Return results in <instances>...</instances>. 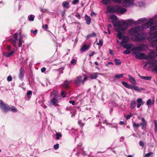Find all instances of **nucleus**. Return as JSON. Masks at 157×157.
<instances>
[{"instance_id":"obj_1","label":"nucleus","mask_w":157,"mask_h":157,"mask_svg":"<svg viewBox=\"0 0 157 157\" xmlns=\"http://www.w3.org/2000/svg\"><path fill=\"white\" fill-rule=\"evenodd\" d=\"M113 26L115 27H117L116 29V31L118 32L117 36L119 39L122 38V34L125 33V31L128 27V24L125 22L122 21V23L112 22Z\"/></svg>"},{"instance_id":"obj_2","label":"nucleus","mask_w":157,"mask_h":157,"mask_svg":"<svg viewBox=\"0 0 157 157\" xmlns=\"http://www.w3.org/2000/svg\"><path fill=\"white\" fill-rule=\"evenodd\" d=\"M0 107L1 109L5 112L10 111L16 113L17 112V109L13 106L11 105L10 106L7 104L4 103L3 101L0 100Z\"/></svg>"},{"instance_id":"obj_3","label":"nucleus","mask_w":157,"mask_h":157,"mask_svg":"<svg viewBox=\"0 0 157 157\" xmlns=\"http://www.w3.org/2000/svg\"><path fill=\"white\" fill-rule=\"evenodd\" d=\"M140 31V27L139 26H137L130 29L129 30V33L131 36H136Z\"/></svg>"},{"instance_id":"obj_4","label":"nucleus","mask_w":157,"mask_h":157,"mask_svg":"<svg viewBox=\"0 0 157 157\" xmlns=\"http://www.w3.org/2000/svg\"><path fill=\"white\" fill-rule=\"evenodd\" d=\"M82 76L77 77L74 82V83L75 85L78 86H79L81 84H84L85 81L87 80V77H84L83 80H82Z\"/></svg>"},{"instance_id":"obj_5","label":"nucleus","mask_w":157,"mask_h":157,"mask_svg":"<svg viewBox=\"0 0 157 157\" xmlns=\"http://www.w3.org/2000/svg\"><path fill=\"white\" fill-rule=\"evenodd\" d=\"M126 11L127 9L121 6H116L115 12L116 13L122 14Z\"/></svg>"},{"instance_id":"obj_6","label":"nucleus","mask_w":157,"mask_h":157,"mask_svg":"<svg viewBox=\"0 0 157 157\" xmlns=\"http://www.w3.org/2000/svg\"><path fill=\"white\" fill-rule=\"evenodd\" d=\"M136 40L138 42L144 41L146 39L144 35L142 33H140L136 36Z\"/></svg>"},{"instance_id":"obj_7","label":"nucleus","mask_w":157,"mask_h":157,"mask_svg":"<svg viewBox=\"0 0 157 157\" xmlns=\"http://www.w3.org/2000/svg\"><path fill=\"white\" fill-rule=\"evenodd\" d=\"M133 54H135V57L136 59H146V56L144 53H137L136 51L133 52Z\"/></svg>"},{"instance_id":"obj_8","label":"nucleus","mask_w":157,"mask_h":157,"mask_svg":"<svg viewBox=\"0 0 157 157\" xmlns=\"http://www.w3.org/2000/svg\"><path fill=\"white\" fill-rule=\"evenodd\" d=\"M59 101L58 100V99L54 98H52V100L49 102V105H54L56 107H58L59 105L58 104Z\"/></svg>"},{"instance_id":"obj_9","label":"nucleus","mask_w":157,"mask_h":157,"mask_svg":"<svg viewBox=\"0 0 157 157\" xmlns=\"http://www.w3.org/2000/svg\"><path fill=\"white\" fill-rule=\"evenodd\" d=\"M154 21L153 20L151 19L146 23L142 25V27L144 29H147L153 24Z\"/></svg>"},{"instance_id":"obj_10","label":"nucleus","mask_w":157,"mask_h":157,"mask_svg":"<svg viewBox=\"0 0 157 157\" xmlns=\"http://www.w3.org/2000/svg\"><path fill=\"white\" fill-rule=\"evenodd\" d=\"M142 122L140 123V125L141 126V129H145L147 127V122L145 120L144 117L141 118Z\"/></svg>"},{"instance_id":"obj_11","label":"nucleus","mask_w":157,"mask_h":157,"mask_svg":"<svg viewBox=\"0 0 157 157\" xmlns=\"http://www.w3.org/2000/svg\"><path fill=\"white\" fill-rule=\"evenodd\" d=\"M51 96L52 98L59 99L60 97L58 92L56 90H53L51 93Z\"/></svg>"},{"instance_id":"obj_12","label":"nucleus","mask_w":157,"mask_h":157,"mask_svg":"<svg viewBox=\"0 0 157 157\" xmlns=\"http://www.w3.org/2000/svg\"><path fill=\"white\" fill-rule=\"evenodd\" d=\"M116 6H109L107 7V10L109 13H114L115 12Z\"/></svg>"},{"instance_id":"obj_13","label":"nucleus","mask_w":157,"mask_h":157,"mask_svg":"<svg viewBox=\"0 0 157 157\" xmlns=\"http://www.w3.org/2000/svg\"><path fill=\"white\" fill-rule=\"evenodd\" d=\"M156 55L155 52H152L149 54L147 56H146V59H153L155 57Z\"/></svg>"},{"instance_id":"obj_14","label":"nucleus","mask_w":157,"mask_h":157,"mask_svg":"<svg viewBox=\"0 0 157 157\" xmlns=\"http://www.w3.org/2000/svg\"><path fill=\"white\" fill-rule=\"evenodd\" d=\"M155 39H157V31L151 34L148 38V40H152Z\"/></svg>"},{"instance_id":"obj_15","label":"nucleus","mask_w":157,"mask_h":157,"mask_svg":"<svg viewBox=\"0 0 157 157\" xmlns=\"http://www.w3.org/2000/svg\"><path fill=\"white\" fill-rule=\"evenodd\" d=\"M149 41H151L150 43V45L153 47H157V39H155L152 40H148Z\"/></svg>"},{"instance_id":"obj_16","label":"nucleus","mask_w":157,"mask_h":157,"mask_svg":"<svg viewBox=\"0 0 157 157\" xmlns=\"http://www.w3.org/2000/svg\"><path fill=\"white\" fill-rule=\"evenodd\" d=\"M145 45L144 44H141L139 46L134 48V49L136 51H142L144 49Z\"/></svg>"},{"instance_id":"obj_17","label":"nucleus","mask_w":157,"mask_h":157,"mask_svg":"<svg viewBox=\"0 0 157 157\" xmlns=\"http://www.w3.org/2000/svg\"><path fill=\"white\" fill-rule=\"evenodd\" d=\"M24 75V69L21 67L20 69L19 73V78L20 79H22Z\"/></svg>"},{"instance_id":"obj_18","label":"nucleus","mask_w":157,"mask_h":157,"mask_svg":"<svg viewBox=\"0 0 157 157\" xmlns=\"http://www.w3.org/2000/svg\"><path fill=\"white\" fill-rule=\"evenodd\" d=\"M138 76L141 79L147 80L150 81L152 78V77L151 76H142L139 74Z\"/></svg>"},{"instance_id":"obj_19","label":"nucleus","mask_w":157,"mask_h":157,"mask_svg":"<svg viewBox=\"0 0 157 157\" xmlns=\"http://www.w3.org/2000/svg\"><path fill=\"white\" fill-rule=\"evenodd\" d=\"M89 48V46H87L86 44H84L80 49V51L81 52H83Z\"/></svg>"},{"instance_id":"obj_20","label":"nucleus","mask_w":157,"mask_h":157,"mask_svg":"<svg viewBox=\"0 0 157 157\" xmlns=\"http://www.w3.org/2000/svg\"><path fill=\"white\" fill-rule=\"evenodd\" d=\"M85 18V20L86 21V24L88 25L90 24L91 21V19L90 17L88 16L87 15H86Z\"/></svg>"},{"instance_id":"obj_21","label":"nucleus","mask_w":157,"mask_h":157,"mask_svg":"<svg viewBox=\"0 0 157 157\" xmlns=\"http://www.w3.org/2000/svg\"><path fill=\"white\" fill-rule=\"evenodd\" d=\"M71 82V81H68L66 80L63 84V86L66 88H67L69 87V85L70 83Z\"/></svg>"},{"instance_id":"obj_22","label":"nucleus","mask_w":157,"mask_h":157,"mask_svg":"<svg viewBox=\"0 0 157 157\" xmlns=\"http://www.w3.org/2000/svg\"><path fill=\"white\" fill-rule=\"evenodd\" d=\"M131 2V0H124L123 4L125 7L128 6Z\"/></svg>"},{"instance_id":"obj_23","label":"nucleus","mask_w":157,"mask_h":157,"mask_svg":"<svg viewBox=\"0 0 157 157\" xmlns=\"http://www.w3.org/2000/svg\"><path fill=\"white\" fill-rule=\"evenodd\" d=\"M136 106V101L135 100L132 101L131 102L130 108L131 109H134Z\"/></svg>"},{"instance_id":"obj_24","label":"nucleus","mask_w":157,"mask_h":157,"mask_svg":"<svg viewBox=\"0 0 157 157\" xmlns=\"http://www.w3.org/2000/svg\"><path fill=\"white\" fill-rule=\"evenodd\" d=\"M128 77L130 79V82L131 83L134 84L136 83V80L134 78L130 75H128Z\"/></svg>"},{"instance_id":"obj_25","label":"nucleus","mask_w":157,"mask_h":157,"mask_svg":"<svg viewBox=\"0 0 157 157\" xmlns=\"http://www.w3.org/2000/svg\"><path fill=\"white\" fill-rule=\"evenodd\" d=\"M98 73H94L90 75V78L92 79H96L97 77Z\"/></svg>"},{"instance_id":"obj_26","label":"nucleus","mask_w":157,"mask_h":157,"mask_svg":"<svg viewBox=\"0 0 157 157\" xmlns=\"http://www.w3.org/2000/svg\"><path fill=\"white\" fill-rule=\"evenodd\" d=\"M69 3L68 2H64L62 4V6L63 7L69 8L70 7L69 6Z\"/></svg>"},{"instance_id":"obj_27","label":"nucleus","mask_w":157,"mask_h":157,"mask_svg":"<svg viewBox=\"0 0 157 157\" xmlns=\"http://www.w3.org/2000/svg\"><path fill=\"white\" fill-rule=\"evenodd\" d=\"M133 89L136 91L140 92L142 90H144L143 88H140L139 87L136 86H134Z\"/></svg>"},{"instance_id":"obj_28","label":"nucleus","mask_w":157,"mask_h":157,"mask_svg":"<svg viewBox=\"0 0 157 157\" xmlns=\"http://www.w3.org/2000/svg\"><path fill=\"white\" fill-rule=\"evenodd\" d=\"M149 63L150 64H151V65H152V66L153 67H154L155 65L157 64V63H156L157 61L154 59H152L150 61H149Z\"/></svg>"},{"instance_id":"obj_29","label":"nucleus","mask_w":157,"mask_h":157,"mask_svg":"<svg viewBox=\"0 0 157 157\" xmlns=\"http://www.w3.org/2000/svg\"><path fill=\"white\" fill-rule=\"evenodd\" d=\"M128 42L126 38L125 37V36H124L122 39V41L120 42V44L121 46L122 45V44L123 43H127Z\"/></svg>"},{"instance_id":"obj_30","label":"nucleus","mask_w":157,"mask_h":157,"mask_svg":"<svg viewBox=\"0 0 157 157\" xmlns=\"http://www.w3.org/2000/svg\"><path fill=\"white\" fill-rule=\"evenodd\" d=\"M147 19L145 18H140L137 21L138 24H141L144 21H146Z\"/></svg>"},{"instance_id":"obj_31","label":"nucleus","mask_w":157,"mask_h":157,"mask_svg":"<svg viewBox=\"0 0 157 157\" xmlns=\"http://www.w3.org/2000/svg\"><path fill=\"white\" fill-rule=\"evenodd\" d=\"M150 31H152L155 30L157 29V23L153 25L152 27H151L150 28Z\"/></svg>"},{"instance_id":"obj_32","label":"nucleus","mask_w":157,"mask_h":157,"mask_svg":"<svg viewBox=\"0 0 157 157\" xmlns=\"http://www.w3.org/2000/svg\"><path fill=\"white\" fill-rule=\"evenodd\" d=\"M114 61L115 62V64L117 65H120L121 63V62L119 59H115Z\"/></svg>"},{"instance_id":"obj_33","label":"nucleus","mask_w":157,"mask_h":157,"mask_svg":"<svg viewBox=\"0 0 157 157\" xmlns=\"http://www.w3.org/2000/svg\"><path fill=\"white\" fill-rule=\"evenodd\" d=\"M55 136H56V139L57 140H59L62 136L61 134L58 132L56 133Z\"/></svg>"},{"instance_id":"obj_34","label":"nucleus","mask_w":157,"mask_h":157,"mask_svg":"<svg viewBox=\"0 0 157 157\" xmlns=\"http://www.w3.org/2000/svg\"><path fill=\"white\" fill-rule=\"evenodd\" d=\"M19 44H18V47H21L22 46V38L21 36H20V37L19 38Z\"/></svg>"},{"instance_id":"obj_35","label":"nucleus","mask_w":157,"mask_h":157,"mask_svg":"<svg viewBox=\"0 0 157 157\" xmlns=\"http://www.w3.org/2000/svg\"><path fill=\"white\" fill-rule=\"evenodd\" d=\"M140 126V124L139 123L136 124L134 122L133 123V126L134 128H137L138 127H139Z\"/></svg>"},{"instance_id":"obj_36","label":"nucleus","mask_w":157,"mask_h":157,"mask_svg":"<svg viewBox=\"0 0 157 157\" xmlns=\"http://www.w3.org/2000/svg\"><path fill=\"white\" fill-rule=\"evenodd\" d=\"M123 76V74H117L114 76V78H122Z\"/></svg>"},{"instance_id":"obj_37","label":"nucleus","mask_w":157,"mask_h":157,"mask_svg":"<svg viewBox=\"0 0 157 157\" xmlns=\"http://www.w3.org/2000/svg\"><path fill=\"white\" fill-rule=\"evenodd\" d=\"M110 0H102V3L105 5H107L110 2Z\"/></svg>"},{"instance_id":"obj_38","label":"nucleus","mask_w":157,"mask_h":157,"mask_svg":"<svg viewBox=\"0 0 157 157\" xmlns=\"http://www.w3.org/2000/svg\"><path fill=\"white\" fill-rule=\"evenodd\" d=\"M137 101L138 103H141L142 105H144V102L143 101L142 99L141 98H138L137 99Z\"/></svg>"},{"instance_id":"obj_39","label":"nucleus","mask_w":157,"mask_h":157,"mask_svg":"<svg viewBox=\"0 0 157 157\" xmlns=\"http://www.w3.org/2000/svg\"><path fill=\"white\" fill-rule=\"evenodd\" d=\"M123 47L125 48L129 49L131 48V46L128 44H125L123 45Z\"/></svg>"},{"instance_id":"obj_40","label":"nucleus","mask_w":157,"mask_h":157,"mask_svg":"<svg viewBox=\"0 0 157 157\" xmlns=\"http://www.w3.org/2000/svg\"><path fill=\"white\" fill-rule=\"evenodd\" d=\"M155 124V132H157V120H155L154 121Z\"/></svg>"},{"instance_id":"obj_41","label":"nucleus","mask_w":157,"mask_h":157,"mask_svg":"<svg viewBox=\"0 0 157 157\" xmlns=\"http://www.w3.org/2000/svg\"><path fill=\"white\" fill-rule=\"evenodd\" d=\"M110 19L114 21H117V16L114 15H112L110 16Z\"/></svg>"},{"instance_id":"obj_42","label":"nucleus","mask_w":157,"mask_h":157,"mask_svg":"<svg viewBox=\"0 0 157 157\" xmlns=\"http://www.w3.org/2000/svg\"><path fill=\"white\" fill-rule=\"evenodd\" d=\"M14 52L13 51H12L11 52L7 54L6 55H5V56L7 57H10L12 55Z\"/></svg>"},{"instance_id":"obj_43","label":"nucleus","mask_w":157,"mask_h":157,"mask_svg":"<svg viewBox=\"0 0 157 157\" xmlns=\"http://www.w3.org/2000/svg\"><path fill=\"white\" fill-rule=\"evenodd\" d=\"M34 16L31 15L29 16V21H33L34 20Z\"/></svg>"},{"instance_id":"obj_44","label":"nucleus","mask_w":157,"mask_h":157,"mask_svg":"<svg viewBox=\"0 0 157 157\" xmlns=\"http://www.w3.org/2000/svg\"><path fill=\"white\" fill-rule=\"evenodd\" d=\"M153 153L152 152L148 153L145 155V157H149Z\"/></svg>"},{"instance_id":"obj_45","label":"nucleus","mask_w":157,"mask_h":157,"mask_svg":"<svg viewBox=\"0 0 157 157\" xmlns=\"http://www.w3.org/2000/svg\"><path fill=\"white\" fill-rule=\"evenodd\" d=\"M131 53V52L130 50H129V49H127L126 50L124 51L123 53L124 54H129Z\"/></svg>"},{"instance_id":"obj_46","label":"nucleus","mask_w":157,"mask_h":157,"mask_svg":"<svg viewBox=\"0 0 157 157\" xmlns=\"http://www.w3.org/2000/svg\"><path fill=\"white\" fill-rule=\"evenodd\" d=\"M103 44V42L102 41V40H99V42L97 44L98 45L102 46Z\"/></svg>"},{"instance_id":"obj_47","label":"nucleus","mask_w":157,"mask_h":157,"mask_svg":"<svg viewBox=\"0 0 157 157\" xmlns=\"http://www.w3.org/2000/svg\"><path fill=\"white\" fill-rule=\"evenodd\" d=\"M59 145L58 144H57L54 145V148L55 150H57L59 148Z\"/></svg>"},{"instance_id":"obj_48","label":"nucleus","mask_w":157,"mask_h":157,"mask_svg":"<svg viewBox=\"0 0 157 157\" xmlns=\"http://www.w3.org/2000/svg\"><path fill=\"white\" fill-rule=\"evenodd\" d=\"M79 0H74L72 2V3L74 5L78 4L79 3Z\"/></svg>"},{"instance_id":"obj_49","label":"nucleus","mask_w":157,"mask_h":157,"mask_svg":"<svg viewBox=\"0 0 157 157\" xmlns=\"http://www.w3.org/2000/svg\"><path fill=\"white\" fill-rule=\"evenodd\" d=\"M90 52L89 54V56L90 57V58H91L92 56L95 53V52L94 51H90Z\"/></svg>"},{"instance_id":"obj_50","label":"nucleus","mask_w":157,"mask_h":157,"mask_svg":"<svg viewBox=\"0 0 157 157\" xmlns=\"http://www.w3.org/2000/svg\"><path fill=\"white\" fill-rule=\"evenodd\" d=\"M12 80V78L11 75H9L7 78V80L9 82L11 81Z\"/></svg>"},{"instance_id":"obj_51","label":"nucleus","mask_w":157,"mask_h":157,"mask_svg":"<svg viewBox=\"0 0 157 157\" xmlns=\"http://www.w3.org/2000/svg\"><path fill=\"white\" fill-rule=\"evenodd\" d=\"M122 84L126 87L127 88V87H128V83L125 82H124V81H122Z\"/></svg>"},{"instance_id":"obj_52","label":"nucleus","mask_w":157,"mask_h":157,"mask_svg":"<svg viewBox=\"0 0 157 157\" xmlns=\"http://www.w3.org/2000/svg\"><path fill=\"white\" fill-rule=\"evenodd\" d=\"M66 94V93L65 91H63L61 93V95L63 96V98H65L66 97L65 94Z\"/></svg>"},{"instance_id":"obj_53","label":"nucleus","mask_w":157,"mask_h":157,"mask_svg":"<svg viewBox=\"0 0 157 157\" xmlns=\"http://www.w3.org/2000/svg\"><path fill=\"white\" fill-rule=\"evenodd\" d=\"M32 95V91L31 90L29 91L27 93V95L28 97H29L30 95Z\"/></svg>"},{"instance_id":"obj_54","label":"nucleus","mask_w":157,"mask_h":157,"mask_svg":"<svg viewBox=\"0 0 157 157\" xmlns=\"http://www.w3.org/2000/svg\"><path fill=\"white\" fill-rule=\"evenodd\" d=\"M134 86V85H128V87L127 88L128 89H133V87Z\"/></svg>"},{"instance_id":"obj_55","label":"nucleus","mask_w":157,"mask_h":157,"mask_svg":"<svg viewBox=\"0 0 157 157\" xmlns=\"http://www.w3.org/2000/svg\"><path fill=\"white\" fill-rule=\"evenodd\" d=\"M139 144L140 146H142V147H144V144L143 141L140 140L139 142Z\"/></svg>"},{"instance_id":"obj_56","label":"nucleus","mask_w":157,"mask_h":157,"mask_svg":"<svg viewBox=\"0 0 157 157\" xmlns=\"http://www.w3.org/2000/svg\"><path fill=\"white\" fill-rule=\"evenodd\" d=\"M78 123L81 127H83L84 125V124L81 121H78Z\"/></svg>"},{"instance_id":"obj_57","label":"nucleus","mask_w":157,"mask_h":157,"mask_svg":"<svg viewBox=\"0 0 157 157\" xmlns=\"http://www.w3.org/2000/svg\"><path fill=\"white\" fill-rule=\"evenodd\" d=\"M31 32L32 33H33V35H35L37 33V29H36V30H34V31H33L32 30L31 31Z\"/></svg>"},{"instance_id":"obj_58","label":"nucleus","mask_w":157,"mask_h":157,"mask_svg":"<svg viewBox=\"0 0 157 157\" xmlns=\"http://www.w3.org/2000/svg\"><path fill=\"white\" fill-rule=\"evenodd\" d=\"M151 103V100L150 99H149L147 101V105H150Z\"/></svg>"},{"instance_id":"obj_59","label":"nucleus","mask_w":157,"mask_h":157,"mask_svg":"<svg viewBox=\"0 0 157 157\" xmlns=\"http://www.w3.org/2000/svg\"><path fill=\"white\" fill-rule=\"evenodd\" d=\"M113 1L115 2L120 3H121V0H112Z\"/></svg>"},{"instance_id":"obj_60","label":"nucleus","mask_w":157,"mask_h":157,"mask_svg":"<svg viewBox=\"0 0 157 157\" xmlns=\"http://www.w3.org/2000/svg\"><path fill=\"white\" fill-rule=\"evenodd\" d=\"M76 63V60L75 59H73L71 62V64Z\"/></svg>"},{"instance_id":"obj_61","label":"nucleus","mask_w":157,"mask_h":157,"mask_svg":"<svg viewBox=\"0 0 157 157\" xmlns=\"http://www.w3.org/2000/svg\"><path fill=\"white\" fill-rule=\"evenodd\" d=\"M75 17L79 19H80V15L78 13L76 14L75 15Z\"/></svg>"},{"instance_id":"obj_62","label":"nucleus","mask_w":157,"mask_h":157,"mask_svg":"<svg viewBox=\"0 0 157 157\" xmlns=\"http://www.w3.org/2000/svg\"><path fill=\"white\" fill-rule=\"evenodd\" d=\"M42 28L44 29H48V25L47 24H46L44 25H43L42 26Z\"/></svg>"},{"instance_id":"obj_63","label":"nucleus","mask_w":157,"mask_h":157,"mask_svg":"<svg viewBox=\"0 0 157 157\" xmlns=\"http://www.w3.org/2000/svg\"><path fill=\"white\" fill-rule=\"evenodd\" d=\"M46 70V68L45 67H43L41 69V71L42 72H44Z\"/></svg>"},{"instance_id":"obj_64","label":"nucleus","mask_w":157,"mask_h":157,"mask_svg":"<svg viewBox=\"0 0 157 157\" xmlns=\"http://www.w3.org/2000/svg\"><path fill=\"white\" fill-rule=\"evenodd\" d=\"M75 102L74 101H69V103L73 105H74L75 104Z\"/></svg>"}]
</instances>
